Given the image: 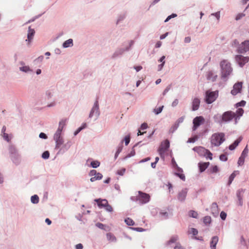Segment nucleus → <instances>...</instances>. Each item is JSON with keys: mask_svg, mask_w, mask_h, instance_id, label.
<instances>
[{"mask_svg": "<svg viewBox=\"0 0 249 249\" xmlns=\"http://www.w3.org/2000/svg\"><path fill=\"white\" fill-rule=\"evenodd\" d=\"M220 66L221 78L227 79L232 71L231 63L227 60H223L220 62Z\"/></svg>", "mask_w": 249, "mask_h": 249, "instance_id": "nucleus-1", "label": "nucleus"}, {"mask_svg": "<svg viewBox=\"0 0 249 249\" xmlns=\"http://www.w3.org/2000/svg\"><path fill=\"white\" fill-rule=\"evenodd\" d=\"M210 140L212 146H219L225 140V134L222 132L215 133L212 135Z\"/></svg>", "mask_w": 249, "mask_h": 249, "instance_id": "nucleus-2", "label": "nucleus"}, {"mask_svg": "<svg viewBox=\"0 0 249 249\" xmlns=\"http://www.w3.org/2000/svg\"><path fill=\"white\" fill-rule=\"evenodd\" d=\"M62 120L59 122V126L53 135V140L55 142V149H59L62 144Z\"/></svg>", "mask_w": 249, "mask_h": 249, "instance_id": "nucleus-3", "label": "nucleus"}, {"mask_svg": "<svg viewBox=\"0 0 249 249\" xmlns=\"http://www.w3.org/2000/svg\"><path fill=\"white\" fill-rule=\"evenodd\" d=\"M150 199V196L149 194L143 193L141 191L138 192V195L136 196V200L138 201L141 204L148 203Z\"/></svg>", "mask_w": 249, "mask_h": 249, "instance_id": "nucleus-4", "label": "nucleus"}, {"mask_svg": "<svg viewBox=\"0 0 249 249\" xmlns=\"http://www.w3.org/2000/svg\"><path fill=\"white\" fill-rule=\"evenodd\" d=\"M218 95V91H211L208 90L206 92L205 101L208 104H211L213 102Z\"/></svg>", "mask_w": 249, "mask_h": 249, "instance_id": "nucleus-5", "label": "nucleus"}, {"mask_svg": "<svg viewBox=\"0 0 249 249\" xmlns=\"http://www.w3.org/2000/svg\"><path fill=\"white\" fill-rule=\"evenodd\" d=\"M170 146L169 141L166 140L161 143L158 149V152L160 157L164 158L165 152L168 150Z\"/></svg>", "mask_w": 249, "mask_h": 249, "instance_id": "nucleus-6", "label": "nucleus"}, {"mask_svg": "<svg viewBox=\"0 0 249 249\" xmlns=\"http://www.w3.org/2000/svg\"><path fill=\"white\" fill-rule=\"evenodd\" d=\"M194 150L200 154L203 155L206 157V158H208L210 160L212 159V153L208 149L203 147H196L194 148Z\"/></svg>", "mask_w": 249, "mask_h": 249, "instance_id": "nucleus-7", "label": "nucleus"}, {"mask_svg": "<svg viewBox=\"0 0 249 249\" xmlns=\"http://www.w3.org/2000/svg\"><path fill=\"white\" fill-rule=\"evenodd\" d=\"M235 120L234 112L231 111H227L223 113L221 116V121L224 123L229 122L232 119Z\"/></svg>", "mask_w": 249, "mask_h": 249, "instance_id": "nucleus-8", "label": "nucleus"}, {"mask_svg": "<svg viewBox=\"0 0 249 249\" xmlns=\"http://www.w3.org/2000/svg\"><path fill=\"white\" fill-rule=\"evenodd\" d=\"M235 60L240 67H243L249 61V57L244 56L242 55H236L235 56Z\"/></svg>", "mask_w": 249, "mask_h": 249, "instance_id": "nucleus-9", "label": "nucleus"}, {"mask_svg": "<svg viewBox=\"0 0 249 249\" xmlns=\"http://www.w3.org/2000/svg\"><path fill=\"white\" fill-rule=\"evenodd\" d=\"M205 120L202 116H197L193 120V131H195L201 124L204 123Z\"/></svg>", "mask_w": 249, "mask_h": 249, "instance_id": "nucleus-10", "label": "nucleus"}, {"mask_svg": "<svg viewBox=\"0 0 249 249\" xmlns=\"http://www.w3.org/2000/svg\"><path fill=\"white\" fill-rule=\"evenodd\" d=\"M100 115L99 107L98 101H96L94 103V106L92 107L89 115V118H91L95 116L96 118L98 117Z\"/></svg>", "mask_w": 249, "mask_h": 249, "instance_id": "nucleus-11", "label": "nucleus"}, {"mask_svg": "<svg viewBox=\"0 0 249 249\" xmlns=\"http://www.w3.org/2000/svg\"><path fill=\"white\" fill-rule=\"evenodd\" d=\"M249 51V40L243 42L238 48V52L244 53Z\"/></svg>", "mask_w": 249, "mask_h": 249, "instance_id": "nucleus-12", "label": "nucleus"}, {"mask_svg": "<svg viewBox=\"0 0 249 249\" xmlns=\"http://www.w3.org/2000/svg\"><path fill=\"white\" fill-rule=\"evenodd\" d=\"M89 175L91 177L90 179L91 182H94L97 180H100L103 178V175L100 173H97L95 170H91Z\"/></svg>", "mask_w": 249, "mask_h": 249, "instance_id": "nucleus-13", "label": "nucleus"}, {"mask_svg": "<svg viewBox=\"0 0 249 249\" xmlns=\"http://www.w3.org/2000/svg\"><path fill=\"white\" fill-rule=\"evenodd\" d=\"M242 88V82H238L235 84L233 87V89L231 91V93L235 95L237 93H240L241 91V89Z\"/></svg>", "mask_w": 249, "mask_h": 249, "instance_id": "nucleus-14", "label": "nucleus"}, {"mask_svg": "<svg viewBox=\"0 0 249 249\" xmlns=\"http://www.w3.org/2000/svg\"><path fill=\"white\" fill-rule=\"evenodd\" d=\"M10 158L13 163L16 165H18L20 163L21 156L18 153L12 155L10 156Z\"/></svg>", "mask_w": 249, "mask_h": 249, "instance_id": "nucleus-15", "label": "nucleus"}, {"mask_svg": "<svg viewBox=\"0 0 249 249\" xmlns=\"http://www.w3.org/2000/svg\"><path fill=\"white\" fill-rule=\"evenodd\" d=\"M35 30L32 29L31 27H29L28 34H27V39H26V42H27V44L29 45L31 42L33 37L35 35Z\"/></svg>", "mask_w": 249, "mask_h": 249, "instance_id": "nucleus-16", "label": "nucleus"}, {"mask_svg": "<svg viewBox=\"0 0 249 249\" xmlns=\"http://www.w3.org/2000/svg\"><path fill=\"white\" fill-rule=\"evenodd\" d=\"M237 110L236 112H234V117H235V124H236L240 119L241 117L243 116L244 110L242 108L238 107L237 108Z\"/></svg>", "mask_w": 249, "mask_h": 249, "instance_id": "nucleus-17", "label": "nucleus"}, {"mask_svg": "<svg viewBox=\"0 0 249 249\" xmlns=\"http://www.w3.org/2000/svg\"><path fill=\"white\" fill-rule=\"evenodd\" d=\"M206 76L208 80L212 82L215 81L217 78V75L212 71L207 72Z\"/></svg>", "mask_w": 249, "mask_h": 249, "instance_id": "nucleus-18", "label": "nucleus"}, {"mask_svg": "<svg viewBox=\"0 0 249 249\" xmlns=\"http://www.w3.org/2000/svg\"><path fill=\"white\" fill-rule=\"evenodd\" d=\"M200 100L197 98H195L193 99L192 102V109L194 111L198 109L200 105Z\"/></svg>", "mask_w": 249, "mask_h": 249, "instance_id": "nucleus-19", "label": "nucleus"}, {"mask_svg": "<svg viewBox=\"0 0 249 249\" xmlns=\"http://www.w3.org/2000/svg\"><path fill=\"white\" fill-rule=\"evenodd\" d=\"M95 201L97 202L99 208H104L108 203V201L106 199H102L101 198L96 199Z\"/></svg>", "mask_w": 249, "mask_h": 249, "instance_id": "nucleus-20", "label": "nucleus"}, {"mask_svg": "<svg viewBox=\"0 0 249 249\" xmlns=\"http://www.w3.org/2000/svg\"><path fill=\"white\" fill-rule=\"evenodd\" d=\"M187 194V189H184L180 191L178 195V199L180 201L184 200Z\"/></svg>", "mask_w": 249, "mask_h": 249, "instance_id": "nucleus-21", "label": "nucleus"}, {"mask_svg": "<svg viewBox=\"0 0 249 249\" xmlns=\"http://www.w3.org/2000/svg\"><path fill=\"white\" fill-rule=\"evenodd\" d=\"M244 191L243 190H238L237 192V196L238 199L237 204L239 206H242L243 205L242 195Z\"/></svg>", "mask_w": 249, "mask_h": 249, "instance_id": "nucleus-22", "label": "nucleus"}, {"mask_svg": "<svg viewBox=\"0 0 249 249\" xmlns=\"http://www.w3.org/2000/svg\"><path fill=\"white\" fill-rule=\"evenodd\" d=\"M242 140V138L241 137H239L236 140H235L233 143L231 144L229 148L231 150H234L239 144V143L241 142Z\"/></svg>", "mask_w": 249, "mask_h": 249, "instance_id": "nucleus-23", "label": "nucleus"}, {"mask_svg": "<svg viewBox=\"0 0 249 249\" xmlns=\"http://www.w3.org/2000/svg\"><path fill=\"white\" fill-rule=\"evenodd\" d=\"M218 241V237L215 236L212 237L210 243V247L211 249H215L216 246Z\"/></svg>", "mask_w": 249, "mask_h": 249, "instance_id": "nucleus-24", "label": "nucleus"}, {"mask_svg": "<svg viewBox=\"0 0 249 249\" xmlns=\"http://www.w3.org/2000/svg\"><path fill=\"white\" fill-rule=\"evenodd\" d=\"M19 70L23 72L27 73H31L33 70L28 66H22L19 67Z\"/></svg>", "mask_w": 249, "mask_h": 249, "instance_id": "nucleus-25", "label": "nucleus"}, {"mask_svg": "<svg viewBox=\"0 0 249 249\" xmlns=\"http://www.w3.org/2000/svg\"><path fill=\"white\" fill-rule=\"evenodd\" d=\"M210 162H200L198 164V167L200 172L204 171L209 166Z\"/></svg>", "mask_w": 249, "mask_h": 249, "instance_id": "nucleus-26", "label": "nucleus"}, {"mask_svg": "<svg viewBox=\"0 0 249 249\" xmlns=\"http://www.w3.org/2000/svg\"><path fill=\"white\" fill-rule=\"evenodd\" d=\"M8 150L10 153V156L12 155L18 153L15 146L13 144L9 145Z\"/></svg>", "mask_w": 249, "mask_h": 249, "instance_id": "nucleus-27", "label": "nucleus"}, {"mask_svg": "<svg viewBox=\"0 0 249 249\" xmlns=\"http://www.w3.org/2000/svg\"><path fill=\"white\" fill-rule=\"evenodd\" d=\"M239 174V172L238 171H234L230 176L228 181V185H230L233 180L234 179V178L236 177V175H238Z\"/></svg>", "mask_w": 249, "mask_h": 249, "instance_id": "nucleus-28", "label": "nucleus"}, {"mask_svg": "<svg viewBox=\"0 0 249 249\" xmlns=\"http://www.w3.org/2000/svg\"><path fill=\"white\" fill-rule=\"evenodd\" d=\"M178 172L176 173V175L178 176L180 179H181L183 180H185V177L184 175L182 173L183 171L181 169L179 168V167H178L177 168Z\"/></svg>", "mask_w": 249, "mask_h": 249, "instance_id": "nucleus-29", "label": "nucleus"}, {"mask_svg": "<svg viewBox=\"0 0 249 249\" xmlns=\"http://www.w3.org/2000/svg\"><path fill=\"white\" fill-rule=\"evenodd\" d=\"M39 197L37 195H34L31 197V201L33 204H36L39 202Z\"/></svg>", "mask_w": 249, "mask_h": 249, "instance_id": "nucleus-30", "label": "nucleus"}, {"mask_svg": "<svg viewBox=\"0 0 249 249\" xmlns=\"http://www.w3.org/2000/svg\"><path fill=\"white\" fill-rule=\"evenodd\" d=\"M73 45V40L72 39H69L63 43V47L67 48Z\"/></svg>", "mask_w": 249, "mask_h": 249, "instance_id": "nucleus-31", "label": "nucleus"}, {"mask_svg": "<svg viewBox=\"0 0 249 249\" xmlns=\"http://www.w3.org/2000/svg\"><path fill=\"white\" fill-rule=\"evenodd\" d=\"M209 171L210 173H216L219 172V169L216 165L212 166L209 169Z\"/></svg>", "mask_w": 249, "mask_h": 249, "instance_id": "nucleus-32", "label": "nucleus"}, {"mask_svg": "<svg viewBox=\"0 0 249 249\" xmlns=\"http://www.w3.org/2000/svg\"><path fill=\"white\" fill-rule=\"evenodd\" d=\"M107 237L108 240L113 242L116 241V237L111 233H107Z\"/></svg>", "mask_w": 249, "mask_h": 249, "instance_id": "nucleus-33", "label": "nucleus"}, {"mask_svg": "<svg viewBox=\"0 0 249 249\" xmlns=\"http://www.w3.org/2000/svg\"><path fill=\"white\" fill-rule=\"evenodd\" d=\"M1 136L4 140L7 142H9L12 138V135H9V134L6 133H4L3 134H1Z\"/></svg>", "mask_w": 249, "mask_h": 249, "instance_id": "nucleus-34", "label": "nucleus"}, {"mask_svg": "<svg viewBox=\"0 0 249 249\" xmlns=\"http://www.w3.org/2000/svg\"><path fill=\"white\" fill-rule=\"evenodd\" d=\"M100 163L98 160H94L91 162L90 165L93 168H97L100 166Z\"/></svg>", "mask_w": 249, "mask_h": 249, "instance_id": "nucleus-35", "label": "nucleus"}, {"mask_svg": "<svg viewBox=\"0 0 249 249\" xmlns=\"http://www.w3.org/2000/svg\"><path fill=\"white\" fill-rule=\"evenodd\" d=\"M50 157V152L49 151H44L41 155V157L45 160L48 159Z\"/></svg>", "mask_w": 249, "mask_h": 249, "instance_id": "nucleus-36", "label": "nucleus"}, {"mask_svg": "<svg viewBox=\"0 0 249 249\" xmlns=\"http://www.w3.org/2000/svg\"><path fill=\"white\" fill-rule=\"evenodd\" d=\"M211 211L213 213L216 212L218 211V205L216 203H213L211 206Z\"/></svg>", "mask_w": 249, "mask_h": 249, "instance_id": "nucleus-37", "label": "nucleus"}, {"mask_svg": "<svg viewBox=\"0 0 249 249\" xmlns=\"http://www.w3.org/2000/svg\"><path fill=\"white\" fill-rule=\"evenodd\" d=\"M203 222L206 224H209L211 222V217L209 216H206L203 218Z\"/></svg>", "mask_w": 249, "mask_h": 249, "instance_id": "nucleus-38", "label": "nucleus"}, {"mask_svg": "<svg viewBox=\"0 0 249 249\" xmlns=\"http://www.w3.org/2000/svg\"><path fill=\"white\" fill-rule=\"evenodd\" d=\"M125 222L127 225L129 226H133L134 225V222L132 219L130 218H127L126 219H125Z\"/></svg>", "mask_w": 249, "mask_h": 249, "instance_id": "nucleus-39", "label": "nucleus"}, {"mask_svg": "<svg viewBox=\"0 0 249 249\" xmlns=\"http://www.w3.org/2000/svg\"><path fill=\"white\" fill-rule=\"evenodd\" d=\"M178 239V237L176 235L173 236L168 241V244H170L176 242Z\"/></svg>", "mask_w": 249, "mask_h": 249, "instance_id": "nucleus-40", "label": "nucleus"}, {"mask_svg": "<svg viewBox=\"0 0 249 249\" xmlns=\"http://www.w3.org/2000/svg\"><path fill=\"white\" fill-rule=\"evenodd\" d=\"M213 119H214L215 122H216L219 123H222V121H221V116H220L218 114L214 115L213 117Z\"/></svg>", "mask_w": 249, "mask_h": 249, "instance_id": "nucleus-41", "label": "nucleus"}, {"mask_svg": "<svg viewBox=\"0 0 249 249\" xmlns=\"http://www.w3.org/2000/svg\"><path fill=\"white\" fill-rule=\"evenodd\" d=\"M189 215L190 217H192L193 218H197L198 214L196 212L194 211H190L189 212Z\"/></svg>", "mask_w": 249, "mask_h": 249, "instance_id": "nucleus-42", "label": "nucleus"}, {"mask_svg": "<svg viewBox=\"0 0 249 249\" xmlns=\"http://www.w3.org/2000/svg\"><path fill=\"white\" fill-rule=\"evenodd\" d=\"M246 101L242 100L241 102L236 103L235 105V107L236 108H238L240 107H244L246 105Z\"/></svg>", "mask_w": 249, "mask_h": 249, "instance_id": "nucleus-43", "label": "nucleus"}, {"mask_svg": "<svg viewBox=\"0 0 249 249\" xmlns=\"http://www.w3.org/2000/svg\"><path fill=\"white\" fill-rule=\"evenodd\" d=\"M87 126V124L84 123L82 124V125L79 127L77 130L74 132V135H76L80 131H81L83 129L86 128Z\"/></svg>", "mask_w": 249, "mask_h": 249, "instance_id": "nucleus-44", "label": "nucleus"}, {"mask_svg": "<svg viewBox=\"0 0 249 249\" xmlns=\"http://www.w3.org/2000/svg\"><path fill=\"white\" fill-rule=\"evenodd\" d=\"M87 126V124L84 123L82 124V125L79 127L77 130L74 132V135H76L80 131H81L83 129L86 128Z\"/></svg>", "mask_w": 249, "mask_h": 249, "instance_id": "nucleus-45", "label": "nucleus"}, {"mask_svg": "<svg viewBox=\"0 0 249 249\" xmlns=\"http://www.w3.org/2000/svg\"><path fill=\"white\" fill-rule=\"evenodd\" d=\"M87 126V124L84 123L82 124V125L79 127L77 130L74 132V135H76L80 131H81L83 129L86 128Z\"/></svg>", "mask_w": 249, "mask_h": 249, "instance_id": "nucleus-46", "label": "nucleus"}, {"mask_svg": "<svg viewBox=\"0 0 249 249\" xmlns=\"http://www.w3.org/2000/svg\"><path fill=\"white\" fill-rule=\"evenodd\" d=\"M53 91L52 90H48L46 92V96L47 99H50L53 95Z\"/></svg>", "mask_w": 249, "mask_h": 249, "instance_id": "nucleus-47", "label": "nucleus"}, {"mask_svg": "<svg viewBox=\"0 0 249 249\" xmlns=\"http://www.w3.org/2000/svg\"><path fill=\"white\" fill-rule=\"evenodd\" d=\"M160 216L161 219H166L168 217V213L167 212H160Z\"/></svg>", "mask_w": 249, "mask_h": 249, "instance_id": "nucleus-48", "label": "nucleus"}, {"mask_svg": "<svg viewBox=\"0 0 249 249\" xmlns=\"http://www.w3.org/2000/svg\"><path fill=\"white\" fill-rule=\"evenodd\" d=\"M245 158H246L240 156V157H239V158L238 159V164L239 165H243L244 163V162H245Z\"/></svg>", "mask_w": 249, "mask_h": 249, "instance_id": "nucleus-49", "label": "nucleus"}, {"mask_svg": "<svg viewBox=\"0 0 249 249\" xmlns=\"http://www.w3.org/2000/svg\"><path fill=\"white\" fill-rule=\"evenodd\" d=\"M163 106L160 107L158 108H156L154 109V112L156 114L160 113L163 109Z\"/></svg>", "mask_w": 249, "mask_h": 249, "instance_id": "nucleus-50", "label": "nucleus"}, {"mask_svg": "<svg viewBox=\"0 0 249 249\" xmlns=\"http://www.w3.org/2000/svg\"><path fill=\"white\" fill-rule=\"evenodd\" d=\"M189 233L190 234H192L194 235H196L197 234L198 231L195 228H191L189 231Z\"/></svg>", "mask_w": 249, "mask_h": 249, "instance_id": "nucleus-51", "label": "nucleus"}, {"mask_svg": "<svg viewBox=\"0 0 249 249\" xmlns=\"http://www.w3.org/2000/svg\"><path fill=\"white\" fill-rule=\"evenodd\" d=\"M248 151H249V150L248 149V147H247V146H246V147L243 150V151H242L241 156L246 158L247 156Z\"/></svg>", "mask_w": 249, "mask_h": 249, "instance_id": "nucleus-52", "label": "nucleus"}, {"mask_svg": "<svg viewBox=\"0 0 249 249\" xmlns=\"http://www.w3.org/2000/svg\"><path fill=\"white\" fill-rule=\"evenodd\" d=\"M135 155V149L134 148H133L132 149V150L131 151V152L128 154H127V156L125 157V159L130 158L131 157L134 156Z\"/></svg>", "mask_w": 249, "mask_h": 249, "instance_id": "nucleus-53", "label": "nucleus"}, {"mask_svg": "<svg viewBox=\"0 0 249 249\" xmlns=\"http://www.w3.org/2000/svg\"><path fill=\"white\" fill-rule=\"evenodd\" d=\"M104 208L107 212H112L113 211L112 207L111 205H109L108 203H107Z\"/></svg>", "mask_w": 249, "mask_h": 249, "instance_id": "nucleus-54", "label": "nucleus"}, {"mask_svg": "<svg viewBox=\"0 0 249 249\" xmlns=\"http://www.w3.org/2000/svg\"><path fill=\"white\" fill-rule=\"evenodd\" d=\"M219 159L221 161H226L228 159L227 156L226 154L221 155L220 156Z\"/></svg>", "mask_w": 249, "mask_h": 249, "instance_id": "nucleus-55", "label": "nucleus"}, {"mask_svg": "<svg viewBox=\"0 0 249 249\" xmlns=\"http://www.w3.org/2000/svg\"><path fill=\"white\" fill-rule=\"evenodd\" d=\"M39 137L41 139H45V140H46L48 138L47 135L43 132H41L39 134Z\"/></svg>", "mask_w": 249, "mask_h": 249, "instance_id": "nucleus-56", "label": "nucleus"}, {"mask_svg": "<svg viewBox=\"0 0 249 249\" xmlns=\"http://www.w3.org/2000/svg\"><path fill=\"white\" fill-rule=\"evenodd\" d=\"M197 139V136H195L192 138H190L188 139L187 142L190 143L194 142Z\"/></svg>", "mask_w": 249, "mask_h": 249, "instance_id": "nucleus-57", "label": "nucleus"}, {"mask_svg": "<svg viewBox=\"0 0 249 249\" xmlns=\"http://www.w3.org/2000/svg\"><path fill=\"white\" fill-rule=\"evenodd\" d=\"M130 136H126L124 138V142H125V145H127L128 144V143H129L130 142Z\"/></svg>", "mask_w": 249, "mask_h": 249, "instance_id": "nucleus-58", "label": "nucleus"}, {"mask_svg": "<svg viewBox=\"0 0 249 249\" xmlns=\"http://www.w3.org/2000/svg\"><path fill=\"white\" fill-rule=\"evenodd\" d=\"M220 217L221 218L224 220L226 219V217H227V214L226 213H225L224 212H221V213H220Z\"/></svg>", "mask_w": 249, "mask_h": 249, "instance_id": "nucleus-59", "label": "nucleus"}, {"mask_svg": "<svg viewBox=\"0 0 249 249\" xmlns=\"http://www.w3.org/2000/svg\"><path fill=\"white\" fill-rule=\"evenodd\" d=\"M125 172V168H122L119 170H118L117 174L119 175L123 176Z\"/></svg>", "mask_w": 249, "mask_h": 249, "instance_id": "nucleus-60", "label": "nucleus"}, {"mask_svg": "<svg viewBox=\"0 0 249 249\" xmlns=\"http://www.w3.org/2000/svg\"><path fill=\"white\" fill-rule=\"evenodd\" d=\"M96 226L101 229H104L105 225L101 223L98 222L96 224Z\"/></svg>", "mask_w": 249, "mask_h": 249, "instance_id": "nucleus-61", "label": "nucleus"}, {"mask_svg": "<svg viewBox=\"0 0 249 249\" xmlns=\"http://www.w3.org/2000/svg\"><path fill=\"white\" fill-rule=\"evenodd\" d=\"M177 15L176 14H172L171 15L168 16L165 20V22H167L171 18L176 17Z\"/></svg>", "mask_w": 249, "mask_h": 249, "instance_id": "nucleus-62", "label": "nucleus"}, {"mask_svg": "<svg viewBox=\"0 0 249 249\" xmlns=\"http://www.w3.org/2000/svg\"><path fill=\"white\" fill-rule=\"evenodd\" d=\"M245 16V14H242V13H240V14H239L237 15V16L236 17V20H239L240 19L242 18H243V17Z\"/></svg>", "mask_w": 249, "mask_h": 249, "instance_id": "nucleus-63", "label": "nucleus"}, {"mask_svg": "<svg viewBox=\"0 0 249 249\" xmlns=\"http://www.w3.org/2000/svg\"><path fill=\"white\" fill-rule=\"evenodd\" d=\"M174 249H185L183 247L180 246V244H177L174 248Z\"/></svg>", "mask_w": 249, "mask_h": 249, "instance_id": "nucleus-64", "label": "nucleus"}]
</instances>
